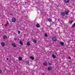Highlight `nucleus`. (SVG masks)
Listing matches in <instances>:
<instances>
[{"mask_svg": "<svg viewBox=\"0 0 75 75\" xmlns=\"http://www.w3.org/2000/svg\"><path fill=\"white\" fill-rule=\"evenodd\" d=\"M47 21H48L49 22H50V23L51 24H50V25H52L53 24H54V22H52L53 23H51V22H52V19H51V18H48L47 19Z\"/></svg>", "mask_w": 75, "mask_h": 75, "instance_id": "1", "label": "nucleus"}, {"mask_svg": "<svg viewBox=\"0 0 75 75\" xmlns=\"http://www.w3.org/2000/svg\"><path fill=\"white\" fill-rule=\"evenodd\" d=\"M52 41L54 42H56V41H57V38L55 37H52Z\"/></svg>", "mask_w": 75, "mask_h": 75, "instance_id": "2", "label": "nucleus"}, {"mask_svg": "<svg viewBox=\"0 0 75 75\" xmlns=\"http://www.w3.org/2000/svg\"><path fill=\"white\" fill-rule=\"evenodd\" d=\"M60 15L62 17L63 16H65V12H62L60 13Z\"/></svg>", "mask_w": 75, "mask_h": 75, "instance_id": "3", "label": "nucleus"}, {"mask_svg": "<svg viewBox=\"0 0 75 75\" xmlns=\"http://www.w3.org/2000/svg\"><path fill=\"white\" fill-rule=\"evenodd\" d=\"M16 21V19L14 18H13L12 19V21L13 23H15Z\"/></svg>", "mask_w": 75, "mask_h": 75, "instance_id": "4", "label": "nucleus"}, {"mask_svg": "<svg viewBox=\"0 0 75 75\" xmlns=\"http://www.w3.org/2000/svg\"><path fill=\"white\" fill-rule=\"evenodd\" d=\"M43 65L45 67H47L48 65V63L47 62H45L43 63Z\"/></svg>", "mask_w": 75, "mask_h": 75, "instance_id": "5", "label": "nucleus"}, {"mask_svg": "<svg viewBox=\"0 0 75 75\" xmlns=\"http://www.w3.org/2000/svg\"><path fill=\"white\" fill-rule=\"evenodd\" d=\"M69 13V11H66L64 12V13L66 15H68Z\"/></svg>", "mask_w": 75, "mask_h": 75, "instance_id": "6", "label": "nucleus"}, {"mask_svg": "<svg viewBox=\"0 0 75 75\" xmlns=\"http://www.w3.org/2000/svg\"><path fill=\"white\" fill-rule=\"evenodd\" d=\"M47 69L48 71H50L52 69V67L51 66H49L47 68Z\"/></svg>", "mask_w": 75, "mask_h": 75, "instance_id": "7", "label": "nucleus"}, {"mask_svg": "<svg viewBox=\"0 0 75 75\" xmlns=\"http://www.w3.org/2000/svg\"><path fill=\"white\" fill-rule=\"evenodd\" d=\"M12 45L13 47H17L15 43L12 44Z\"/></svg>", "mask_w": 75, "mask_h": 75, "instance_id": "8", "label": "nucleus"}, {"mask_svg": "<svg viewBox=\"0 0 75 75\" xmlns=\"http://www.w3.org/2000/svg\"><path fill=\"white\" fill-rule=\"evenodd\" d=\"M19 43L21 45H23V42H22L21 40H20Z\"/></svg>", "mask_w": 75, "mask_h": 75, "instance_id": "9", "label": "nucleus"}, {"mask_svg": "<svg viewBox=\"0 0 75 75\" xmlns=\"http://www.w3.org/2000/svg\"><path fill=\"white\" fill-rule=\"evenodd\" d=\"M19 59V61H22L23 60V58H22V57H19L18 58Z\"/></svg>", "mask_w": 75, "mask_h": 75, "instance_id": "10", "label": "nucleus"}, {"mask_svg": "<svg viewBox=\"0 0 75 75\" xmlns=\"http://www.w3.org/2000/svg\"><path fill=\"white\" fill-rule=\"evenodd\" d=\"M64 1L66 3H68L69 2V0H65Z\"/></svg>", "mask_w": 75, "mask_h": 75, "instance_id": "11", "label": "nucleus"}, {"mask_svg": "<svg viewBox=\"0 0 75 75\" xmlns=\"http://www.w3.org/2000/svg\"><path fill=\"white\" fill-rule=\"evenodd\" d=\"M52 57L53 58H56V56L55 55V54H52Z\"/></svg>", "mask_w": 75, "mask_h": 75, "instance_id": "12", "label": "nucleus"}, {"mask_svg": "<svg viewBox=\"0 0 75 75\" xmlns=\"http://www.w3.org/2000/svg\"><path fill=\"white\" fill-rule=\"evenodd\" d=\"M30 59H32V60H34V58L32 56H31L30 57Z\"/></svg>", "mask_w": 75, "mask_h": 75, "instance_id": "13", "label": "nucleus"}, {"mask_svg": "<svg viewBox=\"0 0 75 75\" xmlns=\"http://www.w3.org/2000/svg\"><path fill=\"white\" fill-rule=\"evenodd\" d=\"M1 45L3 47L5 45V43L4 42H2L1 43Z\"/></svg>", "mask_w": 75, "mask_h": 75, "instance_id": "14", "label": "nucleus"}, {"mask_svg": "<svg viewBox=\"0 0 75 75\" xmlns=\"http://www.w3.org/2000/svg\"><path fill=\"white\" fill-rule=\"evenodd\" d=\"M72 28H74V27H75V23H74L72 25Z\"/></svg>", "mask_w": 75, "mask_h": 75, "instance_id": "15", "label": "nucleus"}, {"mask_svg": "<svg viewBox=\"0 0 75 75\" xmlns=\"http://www.w3.org/2000/svg\"><path fill=\"white\" fill-rule=\"evenodd\" d=\"M27 45L28 46H30V43L29 42H27Z\"/></svg>", "mask_w": 75, "mask_h": 75, "instance_id": "16", "label": "nucleus"}, {"mask_svg": "<svg viewBox=\"0 0 75 75\" xmlns=\"http://www.w3.org/2000/svg\"><path fill=\"white\" fill-rule=\"evenodd\" d=\"M60 44L61 45H64V43L63 42H60Z\"/></svg>", "mask_w": 75, "mask_h": 75, "instance_id": "17", "label": "nucleus"}, {"mask_svg": "<svg viewBox=\"0 0 75 75\" xmlns=\"http://www.w3.org/2000/svg\"><path fill=\"white\" fill-rule=\"evenodd\" d=\"M3 38L4 40H6L7 38V36H4L3 37Z\"/></svg>", "mask_w": 75, "mask_h": 75, "instance_id": "18", "label": "nucleus"}, {"mask_svg": "<svg viewBox=\"0 0 75 75\" xmlns=\"http://www.w3.org/2000/svg\"><path fill=\"white\" fill-rule=\"evenodd\" d=\"M40 25L39 24H37L36 25V27H37V28H39V27H40Z\"/></svg>", "mask_w": 75, "mask_h": 75, "instance_id": "19", "label": "nucleus"}, {"mask_svg": "<svg viewBox=\"0 0 75 75\" xmlns=\"http://www.w3.org/2000/svg\"><path fill=\"white\" fill-rule=\"evenodd\" d=\"M73 22H74V21H71L70 22H69L70 24H71Z\"/></svg>", "mask_w": 75, "mask_h": 75, "instance_id": "20", "label": "nucleus"}, {"mask_svg": "<svg viewBox=\"0 0 75 75\" xmlns=\"http://www.w3.org/2000/svg\"><path fill=\"white\" fill-rule=\"evenodd\" d=\"M33 42L34 43H37V40H33Z\"/></svg>", "mask_w": 75, "mask_h": 75, "instance_id": "21", "label": "nucleus"}, {"mask_svg": "<svg viewBox=\"0 0 75 75\" xmlns=\"http://www.w3.org/2000/svg\"><path fill=\"white\" fill-rule=\"evenodd\" d=\"M45 36L46 37H48V35H47V33H45Z\"/></svg>", "mask_w": 75, "mask_h": 75, "instance_id": "22", "label": "nucleus"}, {"mask_svg": "<svg viewBox=\"0 0 75 75\" xmlns=\"http://www.w3.org/2000/svg\"><path fill=\"white\" fill-rule=\"evenodd\" d=\"M52 63H51L50 62H49L48 63V64L49 65H52Z\"/></svg>", "mask_w": 75, "mask_h": 75, "instance_id": "23", "label": "nucleus"}, {"mask_svg": "<svg viewBox=\"0 0 75 75\" xmlns=\"http://www.w3.org/2000/svg\"><path fill=\"white\" fill-rule=\"evenodd\" d=\"M18 34H20V31H18Z\"/></svg>", "mask_w": 75, "mask_h": 75, "instance_id": "24", "label": "nucleus"}, {"mask_svg": "<svg viewBox=\"0 0 75 75\" xmlns=\"http://www.w3.org/2000/svg\"><path fill=\"white\" fill-rule=\"evenodd\" d=\"M26 63L27 64H28L29 62H28L26 61Z\"/></svg>", "mask_w": 75, "mask_h": 75, "instance_id": "25", "label": "nucleus"}, {"mask_svg": "<svg viewBox=\"0 0 75 75\" xmlns=\"http://www.w3.org/2000/svg\"><path fill=\"white\" fill-rule=\"evenodd\" d=\"M1 73H2V71L0 70V74H1Z\"/></svg>", "mask_w": 75, "mask_h": 75, "instance_id": "26", "label": "nucleus"}, {"mask_svg": "<svg viewBox=\"0 0 75 75\" xmlns=\"http://www.w3.org/2000/svg\"><path fill=\"white\" fill-rule=\"evenodd\" d=\"M68 58V59H71V57H69Z\"/></svg>", "mask_w": 75, "mask_h": 75, "instance_id": "27", "label": "nucleus"}, {"mask_svg": "<svg viewBox=\"0 0 75 75\" xmlns=\"http://www.w3.org/2000/svg\"><path fill=\"white\" fill-rule=\"evenodd\" d=\"M10 15H11V16H13V14L11 13L10 14Z\"/></svg>", "mask_w": 75, "mask_h": 75, "instance_id": "28", "label": "nucleus"}, {"mask_svg": "<svg viewBox=\"0 0 75 75\" xmlns=\"http://www.w3.org/2000/svg\"><path fill=\"white\" fill-rule=\"evenodd\" d=\"M7 60H8V58H7L6 59Z\"/></svg>", "mask_w": 75, "mask_h": 75, "instance_id": "29", "label": "nucleus"}, {"mask_svg": "<svg viewBox=\"0 0 75 75\" xmlns=\"http://www.w3.org/2000/svg\"><path fill=\"white\" fill-rule=\"evenodd\" d=\"M6 23H7V24H8V22H6Z\"/></svg>", "mask_w": 75, "mask_h": 75, "instance_id": "30", "label": "nucleus"}, {"mask_svg": "<svg viewBox=\"0 0 75 75\" xmlns=\"http://www.w3.org/2000/svg\"><path fill=\"white\" fill-rule=\"evenodd\" d=\"M68 42H69H69H69V41H68Z\"/></svg>", "mask_w": 75, "mask_h": 75, "instance_id": "31", "label": "nucleus"}, {"mask_svg": "<svg viewBox=\"0 0 75 75\" xmlns=\"http://www.w3.org/2000/svg\"><path fill=\"white\" fill-rule=\"evenodd\" d=\"M14 69H15V67H14Z\"/></svg>", "mask_w": 75, "mask_h": 75, "instance_id": "32", "label": "nucleus"}]
</instances>
